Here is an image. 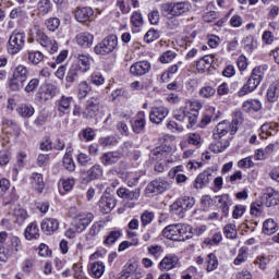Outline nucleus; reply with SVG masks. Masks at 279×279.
<instances>
[{
    "label": "nucleus",
    "mask_w": 279,
    "mask_h": 279,
    "mask_svg": "<svg viewBox=\"0 0 279 279\" xmlns=\"http://www.w3.org/2000/svg\"><path fill=\"white\" fill-rule=\"evenodd\" d=\"M202 110V104L194 101L191 102L189 107L184 109L175 110L173 113V118L181 123L187 121L186 128L191 130V128H195L197 125V119L199 117V111Z\"/></svg>",
    "instance_id": "f257e3e1"
},
{
    "label": "nucleus",
    "mask_w": 279,
    "mask_h": 279,
    "mask_svg": "<svg viewBox=\"0 0 279 279\" xmlns=\"http://www.w3.org/2000/svg\"><path fill=\"white\" fill-rule=\"evenodd\" d=\"M189 232H191V226L185 223H174L167 226L162 230V236L170 241H186L187 239H191L189 235L184 236Z\"/></svg>",
    "instance_id": "f03ea898"
},
{
    "label": "nucleus",
    "mask_w": 279,
    "mask_h": 279,
    "mask_svg": "<svg viewBox=\"0 0 279 279\" xmlns=\"http://www.w3.org/2000/svg\"><path fill=\"white\" fill-rule=\"evenodd\" d=\"M27 77H29V69H27V66L23 64L15 66L9 81L10 90L13 93H19V90H22L27 82Z\"/></svg>",
    "instance_id": "7ed1b4c3"
},
{
    "label": "nucleus",
    "mask_w": 279,
    "mask_h": 279,
    "mask_svg": "<svg viewBox=\"0 0 279 279\" xmlns=\"http://www.w3.org/2000/svg\"><path fill=\"white\" fill-rule=\"evenodd\" d=\"M70 217L73 218L72 228H76L78 233L84 232L95 219L92 213L77 211L75 207L70 208Z\"/></svg>",
    "instance_id": "20e7f679"
},
{
    "label": "nucleus",
    "mask_w": 279,
    "mask_h": 279,
    "mask_svg": "<svg viewBox=\"0 0 279 279\" xmlns=\"http://www.w3.org/2000/svg\"><path fill=\"white\" fill-rule=\"evenodd\" d=\"M26 35L24 32L13 31L7 43V51L9 56H16L23 51L25 47Z\"/></svg>",
    "instance_id": "39448f33"
},
{
    "label": "nucleus",
    "mask_w": 279,
    "mask_h": 279,
    "mask_svg": "<svg viewBox=\"0 0 279 279\" xmlns=\"http://www.w3.org/2000/svg\"><path fill=\"white\" fill-rule=\"evenodd\" d=\"M119 47V37L117 35L111 34L108 35L102 41L94 47V51L97 56H108V53H112L114 49Z\"/></svg>",
    "instance_id": "423d86ee"
},
{
    "label": "nucleus",
    "mask_w": 279,
    "mask_h": 279,
    "mask_svg": "<svg viewBox=\"0 0 279 279\" xmlns=\"http://www.w3.org/2000/svg\"><path fill=\"white\" fill-rule=\"evenodd\" d=\"M228 132H230L231 136H234V134L239 132V121L232 120L231 122L222 121L218 123L214 132L215 141H219V138H223V136H226Z\"/></svg>",
    "instance_id": "0eeeda50"
},
{
    "label": "nucleus",
    "mask_w": 279,
    "mask_h": 279,
    "mask_svg": "<svg viewBox=\"0 0 279 279\" xmlns=\"http://www.w3.org/2000/svg\"><path fill=\"white\" fill-rule=\"evenodd\" d=\"M117 194L121 199L126 202V208H134V203L138 202L141 197V189L136 187L134 190H130L128 187H119Z\"/></svg>",
    "instance_id": "6e6552de"
},
{
    "label": "nucleus",
    "mask_w": 279,
    "mask_h": 279,
    "mask_svg": "<svg viewBox=\"0 0 279 279\" xmlns=\"http://www.w3.org/2000/svg\"><path fill=\"white\" fill-rule=\"evenodd\" d=\"M161 12L168 16H182V14L189 12V3L167 2L161 5Z\"/></svg>",
    "instance_id": "1a4fd4ad"
},
{
    "label": "nucleus",
    "mask_w": 279,
    "mask_h": 279,
    "mask_svg": "<svg viewBox=\"0 0 279 279\" xmlns=\"http://www.w3.org/2000/svg\"><path fill=\"white\" fill-rule=\"evenodd\" d=\"M169 181L165 178H157L149 182L146 186L147 195H158L160 193H165V191H169L170 189Z\"/></svg>",
    "instance_id": "9d476101"
},
{
    "label": "nucleus",
    "mask_w": 279,
    "mask_h": 279,
    "mask_svg": "<svg viewBox=\"0 0 279 279\" xmlns=\"http://www.w3.org/2000/svg\"><path fill=\"white\" fill-rule=\"evenodd\" d=\"M193 206H195V198L191 196H183L170 206V210L174 215H182L184 210H191Z\"/></svg>",
    "instance_id": "9b49d317"
},
{
    "label": "nucleus",
    "mask_w": 279,
    "mask_h": 279,
    "mask_svg": "<svg viewBox=\"0 0 279 279\" xmlns=\"http://www.w3.org/2000/svg\"><path fill=\"white\" fill-rule=\"evenodd\" d=\"M36 40L44 47V49H47L50 53H56L58 51V43L51 38H49L43 31L38 29L36 32Z\"/></svg>",
    "instance_id": "f8f14e48"
},
{
    "label": "nucleus",
    "mask_w": 279,
    "mask_h": 279,
    "mask_svg": "<svg viewBox=\"0 0 279 279\" xmlns=\"http://www.w3.org/2000/svg\"><path fill=\"white\" fill-rule=\"evenodd\" d=\"M151 71V63L149 61H137L130 68V73L133 77H143Z\"/></svg>",
    "instance_id": "ddd939ff"
},
{
    "label": "nucleus",
    "mask_w": 279,
    "mask_h": 279,
    "mask_svg": "<svg viewBox=\"0 0 279 279\" xmlns=\"http://www.w3.org/2000/svg\"><path fill=\"white\" fill-rule=\"evenodd\" d=\"M100 106L101 99L97 97L90 98L89 100H87V105L85 111L83 112V117H85V119H95V117L99 114Z\"/></svg>",
    "instance_id": "4468645a"
},
{
    "label": "nucleus",
    "mask_w": 279,
    "mask_h": 279,
    "mask_svg": "<svg viewBox=\"0 0 279 279\" xmlns=\"http://www.w3.org/2000/svg\"><path fill=\"white\" fill-rule=\"evenodd\" d=\"M60 93V87L52 83H46L43 89L37 94L40 101H49Z\"/></svg>",
    "instance_id": "2eb2a0df"
},
{
    "label": "nucleus",
    "mask_w": 279,
    "mask_h": 279,
    "mask_svg": "<svg viewBox=\"0 0 279 279\" xmlns=\"http://www.w3.org/2000/svg\"><path fill=\"white\" fill-rule=\"evenodd\" d=\"M178 265H180V258L178 257V255L168 254L158 264V269L160 271H171V269H175Z\"/></svg>",
    "instance_id": "dca6fc26"
},
{
    "label": "nucleus",
    "mask_w": 279,
    "mask_h": 279,
    "mask_svg": "<svg viewBox=\"0 0 279 279\" xmlns=\"http://www.w3.org/2000/svg\"><path fill=\"white\" fill-rule=\"evenodd\" d=\"M71 104H73V97L64 95L56 101V108L59 117H64V114H69V112H71Z\"/></svg>",
    "instance_id": "f3484780"
},
{
    "label": "nucleus",
    "mask_w": 279,
    "mask_h": 279,
    "mask_svg": "<svg viewBox=\"0 0 279 279\" xmlns=\"http://www.w3.org/2000/svg\"><path fill=\"white\" fill-rule=\"evenodd\" d=\"M278 132H279L278 122H265L260 126L259 137L265 141L269 138V136H277Z\"/></svg>",
    "instance_id": "a211bd4d"
},
{
    "label": "nucleus",
    "mask_w": 279,
    "mask_h": 279,
    "mask_svg": "<svg viewBox=\"0 0 279 279\" xmlns=\"http://www.w3.org/2000/svg\"><path fill=\"white\" fill-rule=\"evenodd\" d=\"M169 114V109L165 107H154L149 113V121L151 123H162Z\"/></svg>",
    "instance_id": "6ab92c4d"
},
{
    "label": "nucleus",
    "mask_w": 279,
    "mask_h": 279,
    "mask_svg": "<svg viewBox=\"0 0 279 279\" xmlns=\"http://www.w3.org/2000/svg\"><path fill=\"white\" fill-rule=\"evenodd\" d=\"M217 62V56L216 54H207L204 56L197 63L196 69L198 73H206V71H209L213 64Z\"/></svg>",
    "instance_id": "aec40b11"
},
{
    "label": "nucleus",
    "mask_w": 279,
    "mask_h": 279,
    "mask_svg": "<svg viewBox=\"0 0 279 279\" xmlns=\"http://www.w3.org/2000/svg\"><path fill=\"white\" fill-rule=\"evenodd\" d=\"M265 71H267V65L255 66L247 81L258 88V86H260V82H263V77H265Z\"/></svg>",
    "instance_id": "412c9836"
},
{
    "label": "nucleus",
    "mask_w": 279,
    "mask_h": 279,
    "mask_svg": "<svg viewBox=\"0 0 279 279\" xmlns=\"http://www.w3.org/2000/svg\"><path fill=\"white\" fill-rule=\"evenodd\" d=\"M263 204L267 206V208H271V206H278L279 204V192L274 189H268L267 192L262 197Z\"/></svg>",
    "instance_id": "4be33fe9"
},
{
    "label": "nucleus",
    "mask_w": 279,
    "mask_h": 279,
    "mask_svg": "<svg viewBox=\"0 0 279 279\" xmlns=\"http://www.w3.org/2000/svg\"><path fill=\"white\" fill-rule=\"evenodd\" d=\"M121 160V153L119 151H107L100 156V162L104 167H112Z\"/></svg>",
    "instance_id": "5701e85b"
},
{
    "label": "nucleus",
    "mask_w": 279,
    "mask_h": 279,
    "mask_svg": "<svg viewBox=\"0 0 279 279\" xmlns=\"http://www.w3.org/2000/svg\"><path fill=\"white\" fill-rule=\"evenodd\" d=\"M60 228V221L56 218H46L41 221V230L45 234H53Z\"/></svg>",
    "instance_id": "b1692460"
},
{
    "label": "nucleus",
    "mask_w": 279,
    "mask_h": 279,
    "mask_svg": "<svg viewBox=\"0 0 279 279\" xmlns=\"http://www.w3.org/2000/svg\"><path fill=\"white\" fill-rule=\"evenodd\" d=\"M77 63H74V66H77V70L81 71V73H88L90 71V62L92 58L89 54H77L76 56Z\"/></svg>",
    "instance_id": "393cba45"
},
{
    "label": "nucleus",
    "mask_w": 279,
    "mask_h": 279,
    "mask_svg": "<svg viewBox=\"0 0 279 279\" xmlns=\"http://www.w3.org/2000/svg\"><path fill=\"white\" fill-rule=\"evenodd\" d=\"M98 206L101 213L108 215L117 206V199L112 196H102L98 202Z\"/></svg>",
    "instance_id": "a878e982"
},
{
    "label": "nucleus",
    "mask_w": 279,
    "mask_h": 279,
    "mask_svg": "<svg viewBox=\"0 0 279 279\" xmlns=\"http://www.w3.org/2000/svg\"><path fill=\"white\" fill-rule=\"evenodd\" d=\"M95 40V36L90 33H80L75 37V41L80 47L84 49H88V47H93V41Z\"/></svg>",
    "instance_id": "bb28decb"
},
{
    "label": "nucleus",
    "mask_w": 279,
    "mask_h": 279,
    "mask_svg": "<svg viewBox=\"0 0 279 279\" xmlns=\"http://www.w3.org/2000/svg\"><path fill=\"white\" fill-rule=\"evenodd\" d=\"M104 175V169L101 168L100 165H94L92 166L87 172L86 177L84 178V182H93V180H99Z\"/></svg>",
    "instance_id": "cd10ccee"
},
{
    "label": "nucleus",
    "mask_w": 279,
    "mask_h": 279,
    "mask_svg": "<svg viewBox=\"0 0 279 279\" xmlns=\"http://www.w3.org/2000/svg\"><path fill=\"white\" fill-rule=\"evenodd\" d=\"M95 12L90 7L77 8L75 11V19L78 23H86L89 21Z\"/></svg>",
    "instance_id": "c85d7f7f"
},
{
    "label": "nucleus",
    "mask_w": 279,
    "mask_h": 279,
    "mask_svg": "<svg viewBox=\"0 0 279 279\" xmlns=\"http://www.w3.org/2000/svg\"><path fill=\"white\" fill-rule=\"evenodd\" d=\"M81 70L77 69V65L72 64L65 76V88H71L75 82H77V77H80Z\"/></svg>",
    "instance_id": "c756f323"
},
{
    "label": "nucleus",
    "mask_w": 279,
    "mask_h": 279,
    "mask_svg": "<svg viewBox=\"0 0 279 279\" xmlns=\"http://www.w3.org/2000/svg\"><path fill=\"white\" fill-rule=\"evenodd\" d=\"M89 276L92 278L99 279L104 276V271H106V265L102 262H95L88 265Z\"/></svg>",
    "instance_id": "7c9ffc66"
},
{
    "label": "nucleus",
    "mask_w": 279,
    "mask_h": 279,
    "mask_svg": "<svg viewBox=\"0 0 279 279\" xmlns=\"http://www.w3.org/2000/svg\"><path fill=\"white\" fill-rule=\"evenodd\" d=\"M210 180H213V173L210 171L199 173L194 181V189H204V186L210 184Z\"/></svg>",
    "instance_id": "2f4dec72"
},
{
    "label": "nucleus",
    "mask_w": 279,
    "mask_h": 279,
    "mask_svg": "<svg viewBox=\"0 0 279 279\" xmlns=\"http://www.w3.org/2000/svg\"><path fill=\"white\" fill-rule=\"evenodd\" d=\"M74 186H75V179L73 178L61 179L58 183L60 195H66V193H69L70 191H73Z\"/></svg>",
    "instance_id": "473e14b6"
},
{
    "label": "nucleus",
    "mask_w": 279,
    "mask_h": 279,
    "mask_svg": "<svg viewBox=\"0 0 279 279\" xmlns=\"http://www.w3.org/2000/svg\"><path fill=\"white\" fill-rule=\"evenodd\" d=\"M31 184L37 193H43V191H45V180L43 179L41 173L34 172L31 175Z\"/></svg>",
    "instance_id": "72a5a7b5"
},
{
    "label": "nucleus",
    "mask_w": 279,
    "mask_h": 279,
    "mask_svg": "<svg viewBox=\"0 0 279 279\" xmlns=\"http://www.w3.org/2000/svg\"><path fill=\"white\" fill-rule=\"evenodd\" d=\"M24 236L25 239H27V241H34V239H39L40 229H38V223L31 222L25 229Z\"/></svg>",
    "instance_id": "f704fd0d"
},
{
    "label": "nucleus",
    "mask_w": 279,
    "mask_h": 279,
    "mask_svg": "<svg viewBox=\"0 0 279 279\" xmlns=\"http://www.w3.org/2000/svg\"><path fill=\"white\" fill-rule=\"evenodd\" d=\"M263 108V102L258 99H250L243 102L242 109L244 112H258Z\"/></svg>",
    "instance_id": "c9c22d12"
},
{
    "label": "nucleus",
    "mask_w": 279,
    "mask_h": 279,
    "mask_svg": "<svg viewBox=\"0 0 279 279\" xmlns=\"http://www.w3.org/2000/svg\"><path fill=\"white\" fill-rule=\"evenodd\" d=\"M227 147H230V140L219 138L218 142L209 145L210 151L221 154Z\"/></svg>",
    "instance_id": "e433bc0d"
},
{
    "label": "nucleus",
    "mask_w": 279,
    "mask_h": 279,
    "mask_svg": "<svg viewBox=\"0 0 279 279\" xmlns=\"http://www.w3.org/2000/svg\"><path fill=\"white\" fill-rule=\"evenodd\" d=\"M143 130H145V111H140L133 123V132L141 134Z\"/></svg>",
    "instance_id": "4c0bfd02"
},
{
    "label": "nucleus",
    "mask_w": 279,
    "mask_h": 279,
    "mask_svg": "<svg viewBox=\"0 0 279 279\" xmlns=\"http://www.w3.org/2000/svg\"><path fill=\"white\" fill-rule=\"evenodd\" d=\"M27 58H28V62L36 66L40 64L43 60H45V54H43V52L38 50H27Z\"/></svg>",
    "instance_id": "58836bf2"
},
{
    "label": "nucleus",
    "mask_w": 279,
    "mask_h": 279,
    "mask_svg": "<svg viewBox=\"0 0 279 279\" xmlns=\"http://www.w3.org/2000/svg\"><path fill=\"white\" fill-rule=\"evenodd\" d=\"M172 151L173 147L171 145L163 144L153 150V156H156L157 158H167Z\"/></svg>",
    "instance_id": "ea45409f"
},
{
    "label": "nucleus",
    "mask_w": 279,
    "mask_h": 279,
    "mask_svg": "<svg viewBox=\"0 0 279 279\" xmlns=\"http://www.w3.org/2000/svg\"><path fill=\"white\" fill-rule=\"evenodd\" d=\"M278 232V223L274 219H267L263 223V233L270 236V234H276Z\"/></svg>",
    "instance_id": "a19ab883"
},
{
    "label": "nucleus",
    "mask_w": 279,
    "mask_h": 279,
    "mask_svg": "<svg viewBox=\"0 0 279 279\" xmlns=\"http://www.w3.org/2000/svg\"><path fill=\"white\" fill-rule=\"evenodd\" d=\"M206 271H215L219 267V259L214 253H209L205 258Z\"/></svg>",
    "instance_id": "79ce46f5"
},
{
    "label": "nucleus",
    "mask_w": 279,
    "mask_h": 279,
    "mask_svg": "<svg viewBox=\"0 0 279 279\" xmlns=\"http://www.w3.org/2000/svg\"><path fill=\"white\" fill-rule=\"evenodd\" d=\"M13 217L15 219V222H17L19 226H23V223H25L28 217L27 210L23 207H16L14 209Z\"/></svg>",
    "instance_id": "37998d69"
},
{
    "label": "nucleus",
    "mask_w": 279,
    "mask_h": 279,
    "mask_svg": "<svg viewBox=\"0 0 279 279\" xmlns=\"http://www.w3.org/2000/svg\"><path fill=\"white\" fill-rule=\"evenodd\" d=\"M278 98H279V85H276V84L269 85L267 89V100L270 104H276V101H278Z\"/></svg>",
    "instance_id": "c03bdc74"
},
{
    "label": "nucleus",
    "mask_w": 279,
    "mask_h": 279,
    "mask_svg": "<svg viewBox=\"0 0 279 279\" xmlns=\"http://www.w3.org/2000/svg\"><path fill=\"white\" fill-rule=\"evenodd\" d=\"M90 92V85L86 81H82L77 87V98L86 99L88 97V93Z\"/></svg>",
    "instance_id": "a18cd8bd"
},
{
    "label": "nucleus",
    "mask_w": 279,
    "mask_h": 279,
    "mask_svg": "<svg viewBox=\"0 0 279 279\" xmlns=\"http://www.w3.org/2000/svg\"><path fill=\"white\" fill-rule=\"evenodd\" d=\"M39 14H49L51 12V0H39L37 3Z\"/></svg>",
    "instance_id": "49530a36"
},
{
    "label": "nucleus",
    "mask_w": 279,
    "mask_h": 279,
    "mask_svg": "<svg viewBox=\"0 0 279 279\" xmlns=\"http://www.w3.org/2000/svg\"><path fill=\"white\" fill-rule=\"evenodd\" d=\"M122 234L123 232L121 230L111 231L104 241L105 245H113L118 239H121Z\"/></svg>",
    "instance_id": "de8ad7c7"
},
{
    "label": "nucleus",
    "mask_w": 279,
    "mask_h": 279,
    "mask_svg": "<svg viewBox=\"0 0 279 279\" xmlns=\"http://www.w3.org/2000/svg\"><path fill=\"white\" fill-rule=\"evenodd\" d=\"M17 112L21 117L29 118L34 116V107H32V105L23 104L17 108Z\"/></svg>",
    "instance_id": "09e8293b"
},
{
    "label": "nucleus",
    "mask_w": 279,
    "mask_h": 279,
    "mask_svg": "<svg viewBox=\"0 0 279 279\" xmlns=\"http://www.w3.org/2000/svg\"><path fill=\"white\" fill-rule=\"evenodd\" d=\"M99 143L100 145H102V147H114L119 144V141L117 140V137L109 135V136L100 137Z\"/></svg>",
    "instance_id": "8fccbe9b"
},
{
    "label": "nucleus",
    "mask_w": 279,
    "mask_h": 279,
    "mask_svg": "<svg viewBox=\"0 0 279 279\" xmlns=\"http://www.w3.org/2000/svg\"><path fill=\"white\" fill-rule=\"evenodd\" d=\"M254 90H256V86L247 81L246 84L239 89L238 97H245V95H250V93H254Z\"/></svg>",
    "instance_id": "3c124183"
},
{
    "label": "nucleus",
    "mask_w": 279,
    "mask_h": 279,
    "mask_svg": "<svg viewBox=\"0 0 279 279\" xmlns=\"http://www.w3.org/2000/svg\"><path fill=\"white\" fill-rule=\"evenodd\" d=\"M9 17L12 20H16V19H27V12L25 10H23V8L19 7V8H14L10 14Z\"/></svg>",
    "instance_id": "603ef678"
},
{
    "label": "nucleus",
    "mask_w": 279,
    "mask_h": 279,
    "mask_svg": "<svg viewBox=\"0 0 279 279\" xmlns=\"http://www.w3.org/2000/svg\"><path fill=\"white\" fill-rule=\"evenodd\" d=\"M131 23L134 27H143L145 21L143 20V14L141 12L135 11L131 16Z\"/></svg>",
    "instance_id": "864d4df0"
},
{
    "label": "nucleus",
    "mask_w": 279,
    "mask_h": 279,
    "mask_svg": "<svg viewBox=\"0 0 279 279\" xmlns=\"http://www.w3.org/2000/svg\"><path fill=\"white\" fill-rule=\"evenodd\" d=\"M89 80L90 83L94 84V86H101L106 82V78H104V75L100 72L92 73Z\"/></svg>",
    "instance_id": "5fc2aeb1"
},
{
    "label": "nucleus",
    "mask_w": 279,
    "mask_h": 279,
    "mask_svg": "<svg viewBox=\"0 0 279 279\" xmlns=\"http://www.w3.org/2000/svg\"><path fill=\"white\" fill-rule=\"evenodd\" d=\"M141 221H142V227L143 228L149 226V223H151L154 221V213L149 211V210H145L141 215Z\"/></svg>",
    "instance_id": "6e6d98bb"
},
{
    "label": "nucleus",
    "mask_w": 279,
    "mask_h": 279,
    "mask_svg": "<svg viewBox=\"0 0 279 279\" xmlns=\"http://www.w3.org/2000/svg\"><path fill=\"white\" fill-rule=\"evenodd\" d=\"M175 56H178L175 51L168 50L160 56V62H162V64H169V62L175 60Z\"/></svg>",
    "instance_id": "4d7b16f0"
},
{
    "label": "nucleus",
    "mask_w": 279,
    "mask_h": 279,
    "mask_svg": "<svg viewBox=\"0 0 279 279\" xmlns=\"http://www.w3.org/2000/svg\"><path fill=\"white\" fill-rule=\"evenodd\" d=\"M216 93H217V89H215L213 86H205V87H202L199 90V95L204 99H210V97H214Z\"/></svg>",
    "instance_id": "13d9d810"
},
{
    "label": "nucleus",
    "mask_w": 279,
    "mask_h": 279,
    "mask_svg": "<svg viewBox=\"0 0 279 279\" xmlns=\"http://www.w3.org/2000/svg\"><path fill=\"white\" fill-rule=\"evenodd\" d=\"M225 234L227 239H236V225L228 223L227 226H225Z\"/></svg>",
    "instance_id": "bf43d9fd"
},
{
    "label": "nucleus",
    "mask_w": 279,
    "mask_h": 279,
    "mask_svg": "<svg viewBox=\"0 0 279 279\" xmlns=\"http://www.w3.org/2000/svg\"><path fill=\"white\" fill-rule=\"evenodd\" d=\"M46 27L49 32H56L58 27H60V19L58 17H50L46 20Z\"/></svg>",
    "instance_id": "052dcab7"
},
{
    "label": "nucleus",
    "mask_w": 279,
    "mask_h": 279,
    "mask_svg": "<svg viewBox=\"0 0 279 279\" xmlns=\"http://www.w3.org/2000/svg\"><path fill=\"white\" fill-rule=\"evenodd\" d=\"M162 252H165V250H162V246L156 244V245H150L148 247V254L150 256H154V258H160L162 256Z\"/></svg>",
    "instance_id": "680f3d73"
},
{
    "label": "nucleus",
    "mask_w": 279,
    "mask_h": 279,
    "mask_svg": "<svg viewBox=\"0 0 279 279\" xmlns=\"http://www.w3.org/2000/svg\"><path fill=\"white\" fill-rule=\"evenodd\" d=\"M160 38V33L156 29H149L145 35H144V41L145 43H154V40H158Z\"/></svg>",
    "instance_id": "e2e57ef3"
},
{
    "label": "nucleus",
    "mask_w": 279,
    "mask_h": 279,
    "mask_svg": "<svg viewBox=\"0 0 279 279\" xmlns=\"http://www.w3.org/2000/svg\"><path fill=\"white\" fill-rule=\"evenodd\" d=\"M63 167L66 171H75V161H73V157H71V155H64Z\"/></svg>",
    "instance_id": "0e129e2a"
},
{
    "label": "nucleus",
    "mask_w": 279,
    "mask_h": 279,
    "mask_svg": "<svg viewBox=\"0 0 279 279\" xmlns=\"http://www.w3.org/2000/svg\"><path fill=\"white\" fill-rule=\"evenodd\" d=\"M34 265H36V260L34 258L25 259L22 265V271H24V274H32Z\"/></svg>",
    "instance_id": "69168bd1"
},
{
    "label": "nucleus",
    "mask_w": 279,
    "mask_h": 279,
    "mask_svg": "<svg viewBox=\"0 0 279 279\" xmlns=\"http://www.w3.org/2000/svg\"><path fill=\"white\" fill-rule=\"evenodd\" d=\"M38 86H40V80L32 78L25 86L24 90L25 93H34Z\"/></svg>",
    "instance_id": "338daca9"
},
{
    "label": "nucleus",
    "mask_w": 279,
    "mask_h": 279,
    "mask_svg": "<svg viewBox=\"0 0 279 279\" xmlns=\"http://www.w3.org/2000/svg\"><path fill=\"white\" fill-rule=\"evenodd\" d=\"M73 276L75 279H88L82 269V264H74L73 265Z\"/></svg>",
    "instance_id": "774afa93"
}]
</instances>
